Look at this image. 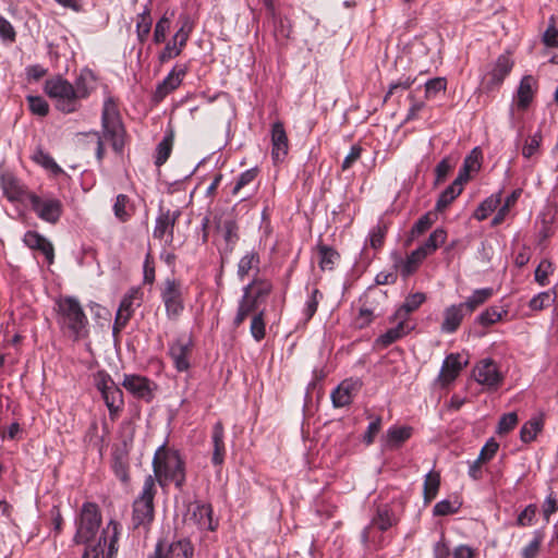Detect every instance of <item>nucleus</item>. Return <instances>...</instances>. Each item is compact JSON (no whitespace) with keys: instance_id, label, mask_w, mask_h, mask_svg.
<instances>
[{"instance_id":"nucleus-1","label":"nucleus","mask_w":558,"mask_h":558,"mask_svg":"<svg viewBox=\"0 0 558 558\" xmlns=\"http://www.w3.org/2000/svg\"><path fill=\"white\" fill-rule=\"evenodd\" d=\"M154 478L161 487L173 483L182 488L185 483V463L178 450L166 445L158 447L153 459Z\"/></svg>"},{"instance_id":"nucleus-2","label":"nucleus","mask_w":558,"mask_h":558,"mask_svg":"<svg viewBox=\"0 0 558 558\" xmlns=\"http://www.w3.org/2000/svg\"><path fill=\"white\" fill-rule=\"evenodd\" d=\"M57 306L58 324L61 329L74 340L86 337L88 320L78 301L65 296L57 302Z\"/></svg>"},{"instance_id":"nucleus-3","label":"nucleus","mask_w":558,"mask_h":558,"mask_svg":"<svg viewBox=\"0 0 558 558\" xmlns=\"http://www.w3.org/2000/svg\"><path fill=\"white\" fill-rule=\"evenodd\" d=\"M44 90L59 111L73 113L81 109L82 105L75 96L73 84L62 76L57 75L47 80Z\"/></svg>"},{"instance_id":"nucleus-4","label":"nucleus","mask_w":558,"mask_h":558,"mask_svg":"<svg viewBox=\"0 0 558 558\" xmlns=\"http://www.w3.org/2000/svg\"><path fill=\"white\" fill-rule=\"evenodd\" d=\"M102 136L111 143L116 151H121L124 145V128L120 119L118 106L111 97L104 101L102 113Z\"/></svg>"},{"instance_id":"nucleus-5","label":"nucleus","mask_w":558,"mask_h":558,"mask_svg":"<svg viewBox=\"0 0 558 558\" xmlns=\"http://www.w3.org/2000/svg\"><path fill=\"white\" fill-rule=\"evenodd\" d=\"M360 303L355 324L357 328L363 329L369 326L377 317L385 314L387 295L380 290L371 289L363 294Z\"/></svg>"},{"instance_id":"nucleus-6","label":"nucleus","mask_w":558,"mask_h":558,"mask_svg":"<svg viewBox=\"0 0 558 558\" xmlns=\"http://www.w3.org/2000/svg\"><path fill=\"white\" fill-rule=\"evenodd\" d=\"M101 522V514L98 506L93 502H85L82 506L80 518L76 521L74 543L87 544L97 534Z\"/></svg>"},{"instance_id":"nucleus-7","label":"nucleus","mask_w":558,"mask_h":558,"mask_svg":"<svg viewBox=\"0 0 558 558\" xmlns=\"http://www.w3.org/2000/svg\"><path fill=\"white\" fill-rule=\"evenodd\" d=\"M120 527L117 521L110 520L102 529L98 542L86 548L83 558H113L118 551Z\"/></svg>"},{"instance_id":"nucleus-8","label":"nucleus","mask_w":558,"mask_h":558,"mask_svg":"<svg viewBox=\"0 0 558 558\" xmlns=\"http://www.w3.org/2000/svg\"><path fill=\"white\" fill-rule=\"evenodd\" d=\"M156 484L153 475H148L142 488V493L133 505V524L135 527L148 524L154 518V498Z\"/></svg>"},{"instance_id":"nucleus-9","label":"nucleus","mask_w":558,"mask_h":558,"mask_svg":"<svg viewBox=\"0 0 558 558\" xmlns=\"http://www.w3.org/2000/svg\"><path fill=\"white\" fill-rule=\"evenodd\" d=\"M180 27L174 33L172 38L166 44L163 49L160 51L158 59L161 63H165L171 59L179 57L185 47L193 29L194 23L189 15H180Z\"/></svg>"},{"instance_id":"nucleus-10","label":"nucleus","mask_w":558,"mask_h":558,"mask_svg":"<svg viewBox=\"0 0 558 558\" xmlns=\"http://www.w3.org/2000/svg\"><path fill=\"white\" fill-rule=\"evenodd\" d=\"M396 523V518L391 509L387 506L379 507L376 514L373 517L368 525L362 531L361 537L365 546L377 547L380 545V539L374 533V529L385 532Z\"/></svg>"},{"instance_id":"nucleus-11","label":"nucleus","mask_w":558,"mask_h":558,"mask_svg":"<svg viewBox=\"0 0 558 558\" xmlns=\"http://www.w3.org/2000/svg\"><path fill=\"white\" fill-rule=\"evenodd\" d=\"M29 203L35 214L49 223L58 222L63 211L61 201L53 196L32 194Z\"/></svg>"},{"instance_id":"nucleus-12","label":"nucleus","mask_w":558,"mask_h":558,"mask_svg":"<svg viewBox=\"0 0 558 558\" xmlns=\"http://www.w3.org/2000/svg\"><path fill=\"white\" fill-rule=\"evenodd\" d=\"M537 88V81L532 75H524L518 86L510 107V128H515L514 110L524 111L533 101Z\"/></svg>"},{"instance_id":"nucleus-13","label":"nucleus","mask_w":558,"mask_h":558,"mask_svg":"<svg viewBox=\"0 0 558 558\" xmlns=\"http://www.w3.org/2000/svg\"><path fill=\"white\" fill-rule=\"evenodd\" d=\"M161 300L169 319H175L184 310L183 287L175 279H167L161 290Z\"/></svg>"},{"instance_id":"nucleus-14","label":"nucleus","mask_w":558,"mask_h":558,"mask_svg":"<svg viewBox=\"0 0 558 558\" xmlns=\"http://www.w3.org/2000/svg\"><path fill=\"white\" fill-rule=\"evenodd\" d=\"M473 377L476 383L489 390L497 389L504 380L502 374L492 359L481 360L473 369Z\"/></svg>"},{"instance_id":"nucleus-15","label":"nucleus","mask_w":558,"mask_h":558,"mask_svg":"<svg viewBox=\"0 0 558 558\" xmlns=\"http://www.w3.org/2000/svg\"><path fill=\"white\" fill-rule=\"evenodd\" d=\"M142 295L138 289H131L121 300L112 327L113 335L119 333L128 324L136 307L141 305Z\"/></svg>"},{"instance_id":"nucleus-16","label":"nucleus","mask_w":558,"mask_h":558,"mask_svg":"<svg viewBox=\"0 0 558 558\" xmlns=\"http://www.w3.org/2000/svg\"><path fill=\"white\" fill-rule=\"evenodd\" d=\"M122 386L137 399L150 402L154 399L156 385L147 377L136 374H125Z\"/></svg>"},{"instance_id":"nucleus-17","label":"nucleus","mask_w":558,"mask_h":558,"mask_svg":"<svg viewBox=\"0 0 558 558\" xmlns=\"http://www.w3.org/2000/svg\"><path fill=\"white\" fill-rule=\"evenodd\" d=\"M192 347V339L187 336H180L169 344V355L178 372H186L190 368Z\"/></svg>"},{"instance_id":"nucleus-18","label":"nucleus","mask_w":558,"mask_h":558,"mask_svg":"<svg viewBox=\"0 0 558 558\" xmlns=\"http://www.w3.org/2000/svg\"><path fill=\"white\" fill-rule=\"evenodd\" d=\"M512 68L513 61L510 56L507 53L500 54L484 77L486 88L488 90L498 88L510 74Z\"/></svg>"},{"instance_id":"nucleus-19","label":"nucleus","mask_w":558,"mask_h":558,"mask_svg":"<svg viewBox=\"0 0 558 558\" xmlns=\"http://www.w3.org/2000/svg\"><path fill=\"white\" fill-rule=\"evenodd\" d=\"M289 151V141L282 122L271 126V158L275 163L282 162Z\"/></svg>"},{"instance_id":"nucleus-20","label":"nucleus","mask_w":558,"mask_h":558,"mask_svg":"<svg viewBox=\"0 0 558 558\" xmlns=\"http://www.w3.org/2000/svg\"><path fill=\"white\" fill-rule=\"evenodd\" d=\"M468 364L466 360H462L461 354L459 353H450L447 355L442 362L438 381L442 386H447L451 384L459 376L460 372Z\"/></svg>"},{"instance_id":"nucleus-21","label":"nucleus","mask_w":558,"mask_h":558,"mask_svg":"<svg viewBox=\"0 0 558 558\" xmlns=\"http://www.w3.org/2000/svg\"><path fill=\"white\" fill-rule=\"evenodd\" d=\"M96 88L97 77L94 72L87 68L82 69L73 83V89L78 101L87 99Z\"/></svg>"},{"instance_id":"nucleus-22","label":"nucleus","mask_w":558,"mask_h":558,"mask_svg":"<svg viewBox=\"0 0 558 558\" xmlns=\"http://www.w3.org/2000/svg\"><path fill=\"white\" fill-rule=\"evenodd\" d=\"M194 548L189 539H180L172 543L166 551L162 545L157 544L155 555L151 558H193Z\"/></svg>"},{"instance_id":"nucleus-23","label":"nucleus","mask_w":558,"mask_h":558,"mask_svg":"<svg viewBox=\"0 0 558 558\" xmlns=\"http://www.w3.org/2000/svg\"><path fill=\"white\" fill-rule=\"evenodd\" d=\"M411 426H391L381 438V446L386 450L400 448L411 436Z\"/></svg>"},{"instance_id":"nucleus-24","label":"nucleus","mask_w":558,"mask_h":558,"mask_svg":"<svg viewBox=\"0 0 558 558\" xmlns=\"http://www.w3.org/2000/svg\"><path fill=\"white\" fill-rule=\"evenodd\" d=\"M186 74L185 66H174L163 81L157 86L155 98L157 100L163 99L168 94L177 89L182 83L183 77Z\"/></svg>"},{"instance_id":"nucleus-25","label":"nucleus","mask_w":558,"mask_h":558,"mask_svg":"<svg viewBox=\"0 0 558 558\" xmlns=\"http://www.w3.org/2000/svg\"><path fill=\"white\" fill-rule=\"evenodd\" d=\"M256 282H251L243 288V295L239 301L236 315L233 319L234 327H239L246 319V317L253 313L257 307L256 298H253L251 290L253 284Z\"/></svg>"},{"instance_id":"nucleus-26","label":"nucleus","mask_w":558,"mask_h":558,"mask_svg":"<svg viewBox=\"0 0 558 558\" xmlns=\"http://www.w3.org/2000/svg\"><path fill=\"white\" fill-rule=\"evenodd\" d=\"M393 320H398L397 325L390 329H388L386 332L380 335L376 340L375 344L377 348L385 349L392 344L393 342L400 340L404 336H407L410 330L412 329L407 320L403 318H396L393 316Z\"/></svg>"},{"instance_id":"nucleus-27","label":"nucleus","mask_w":558,"mask_h":558,"mask_svg":"<svg viewBox=\"0 0 558 558\" xmlns=\"http://www.w3.org/2000/svg\"><path fill=\"white\" fill-rule=\"evenodd\" d=\"M360 383L353 379L343 380L331 392V400L336 408H342L352 402L353 395L357 390Z\"/></svg>"},{"instance_id":"nucleus-28","label":"nucleus","mask_w":558,"mask_h":558,"mask_svg":"<svg viewBox=\"0 0 558 558\" xmlns=\"http://www.w3.org/2000/svg\"><path fill=\"white\" fill-rule=\"evenodd\" d=\"M211 444L214 448L211 462L214 465L220 466L226 457L225 429L221 422H216L213 426Z\"/></svg>"},{"instance_id":"nucleus-29","label":"nucleus","mask_w":558,"mask_h":558,"mask_svg":"<svg viewBox=\"0 0 558 558\" xmlns=\"http://www.w3.org/2000/svg\"><path fill=\"white\" fill-rule=\"evenodd\" d=\"M179 215V211L171 213L170 210L160 213V215L156 218L153 232L154 236L157 239H163L165 235L172 238L173 228Z\"/></svg>"},{"instance_id":"nucleus-30","label":"nucleus","mask_w":558,"mask_h":558,"mask_svg":"<svg viewBox=\"0 0 558 558\" xmlns=\"http://www.w3.org/2000/svg\"><path fill=\"white\" fill-rule=\"evenodd\" d=\"M108 408L110 417L113 420L124 405L123 392L117 384L100 392Z\"/></svg>"},{"instance_id":"nucleus-31","label":"nucleus","mask_w":558,"mask_h":558,"mask_svg":"<svg viewBox=\"0 0 558 558\" xmlns=\"http://www.w3.org/2000/svg\"><path fill=\"white\" fill-rule=\"evenodd\" d=\"M190 520H192L199 530L214 531L216 529L213 521V510L210 505H196L192 510Z\"/></svg>"},{"instance_id":"nucleus-32","label":"nucleus","mask_w":558,"mask_h":558,"mask_svg":"<svg viewBox=\"0 0 558 558\" xmlns=\"http://www.w3.org/2000/svg\"><path fill=\"white\" fill-rule=\"evenodd\" d=\"M463 308L461 303H459L445 310L444 320L440 327L442 332L452 333L459 328L464 316Z\"/></svg>"},{"instance_id":"nucleus-33","label":"nucleus","mask_w":558,"mask_h":558,"mask_svg":"<svg viewBox=\"0 0 558 558\" xmlns=\"http://www.w3.org/2000/svg\"><path fill=\"white\" fill-rule=\"evenodd\" d=\"M425 258L426 257L421 253V251L416 248L410 255H408L405 259H398L395 264V267L400 271L403 278H408L416 271Z\"/></svg>"},{"instance_id":"nucleus-34","label":"nucleus","mask_w":558,"mask_h":558,"mask_svg":"<svg viewBox=\"0 0 558 558\" xmlns=\"http://www.w3.org/2000/svg\"><path fill=\"white\" fill-rule=\"evenodd\" d=\"M501 194L502 191L500 190L481 202V204L475 209L473 217L478 221H483L488 218V216L499 207L501 203Z\"/></svg>"},{"instance_id":"nucleus-35","label":"nucleus","mask_w":558,"mask_h":558,"mask_svg":"<svg viewBox=\"0 0 558 558\" xmlns=\"http://www.w3.org/2000/svg\"><path fill=\"white\" fill-rule=\"evenodd\" d=\"M153 19L149 5H145L143 11L136 16L135 32L140 43H145L151 31Z\"/></svg>"},{"instance_id":"nucleus-36","label":"nucleus","mask_w":558,"mask_h":558,"mask_svg":"<svg viewBox=\"0 0 558 558\" xmlns=\"http://www.w3.org/2000/svg\"><path fill=\"white\" fill-rule=\"evenodd\" d=\"M426 300V296L422 292H415L409 294L403 304L397 310L395 313L396 318L408 319V315L414 311H416Z\"/></svg>"},{"instance_id":"nucleus-37","label":"nucleus","mask_w":558,"mask_h":558,"mask_svg":"<svg viewBox=\"0 0 558 558\" xmlns=\"http://www.w3.org/2000/svg\"><path fill=\"white\" fill-rule=\"evenodd\" d=\"M544 426V420L542 415H535L523 424L520 430V439L527 444L533 441L537 434Z\"/></svg>"},{"instance_id":"nucleus-38","label":"nucleus","mask_w":558,"mask_h":558,"mask_svg":"<svg viewBox=\"0 0 558 558\" xmlns=\"http://www.w3.org/2000/svg\"><path fill=\"white\" fill-rule=\"evenodd\" d=\"M447 239V233L445 229L437 228L435 229L428 236V239L417 247L421 253L427 257L433 254L440 245L445 243Z\"/></svg>"},{"instance_id":"nucleus-39","label":"nucleus","mask_w":558,"mask_h":558,"mask_svg":"<svg viewBox=\"0 0 558 558\" xmlns=\"http://www.w3.org/2000/svg\"><path fill=\"white\" fill-rule=\"evenodd\" d=\"M494 294L493 288H482L473 291V293L466 299L461 305L469 312L472 313L478 306L487 302Z\"/></svg>"},{"instance_id":"nucleus-40","label":"nucleus","mask_w":558,"mask_h":558,"mask_svg":"<svg viewBox=\"0 0 558 558\" xmlns=\"http://www.w3.org/2000/svg\"><path fill=\"white\" fill-rule=\"evenodd\" d=\"M508 315V308L505 306H490L478 316V323L483 326H490L502 320Z\"/></svg>"},{"instance_id":"nucleus-41","label":"nucleus","mask_w":558,"mask_h":558,"mask_svg":"<svg viewBox=\"0 0 558 558\" xmlns=\"http://www.w3.org/2000/svg\"><path fill=\"white\" fill-rule=\"evenodd\" d=\"M259 256L255 252H247L238 264V276L243 280L252 269H258Z\"/></svg>"},{"instance_id":"nucleus-42","label":"nucleus","mask_w":558,"mask_h":558,"mask_svg":"<svg viewBox=\"0 0 558 558\" xmlns=\"http://www.w3.org/2000/svg\"><path fill=\"white\" fill-rule=\"evenodd\" d=\"M319 267L323 270H331L339 259V254L327 245H318Z\"/></svg>"},{"instance_id":"nucleus-43","label":"nucleus","mask_w":558,"mask_h":558,"mask_svg":"<svg viewBox=\"0 0 558 558\" xmlns=\"http://www.w3.org/2000/svg\"><path fill=\"white\" fill-rule=\"evenodd\" d=\"M33 160L40 165L43 168L51 171L53 174L59 175L63 173L61 167L53 160V158L46 151L37 149L33 155Z\"/></svg>"},{"instance_id":"nucleus-44","label":"nucleus","mask_w":558,"mask_h":558,"mask_svg":"<svg viewBox=\"0 0 558 558\" xmlns=\"http://www.w3.org/2000/svg\"><path fill=\"white\" fill-rule=\"evenodd\" d=\"M440 476L437 472H428L424 480V498L426 501L434 499L438 493Z\"/></svg>"},{"instance_id":"nucleus-45","label":"nucleus","mask_w":558,"mask_h":558,"mask_svg":"<svg viewBox=\"0 0 558 558\" xmlns=\"http://www.w3.org/2000/svg\"><path fill=\"white\" fill-rule=\"evenodd\" d=\"M544 45L548 48H558V19L551 16L548 21V25L543 33L542 38Z\"/></svg>"},{"instance_id":"nucleus-46","label":"nucleus","mask_w":558,"mask_h":558,"mask_svg":"<svg viewBox=\"0 0 558 558\" xmlns=\"http://www.w3.org/2000/svg\"><path fill=\"white\" fill-rule=\"evenodd\" d=\"M219 229L223 235L225 241L229 245H234L238 241V225L233 218H226L221 221Z\"/></svg>"},{"instance_id":"nucleus-47","label":"nucleus","mask_w":558,"mask_h":558,"mask_svg":"<svg viewBox=\"0 0 558 558\" xmlns=\"http://www.w3.org/2000/svg\"><path fill=\"white\" fill-rule=\"evenodd\" d=\"M322 299L323 294L318 289L315 288L310 292L303 308V316L305 322H308L314 316Z\"/></svg>"},{"instance_id":"nucleus-48","label":"nucleus","mask_w":558,"mask_h":558,"mask_svg":"<svg viewBox=\"0 0 558 558\" xmlns=\"http://www.w3.org/2000/svg\"><path fill=\"white\" fill-rule=\"evenodd\" d=\"M171 26V16L163 14L156 23L153 34L155 44H161L166 40L167 34Z\"/></svg>"},{"instance_id":"nucleus-49","label":"nucleus","mask_w":558,"mask_h":558,"mask_svg":"<svg viewBox=\"0 0 558 558\" xmlns=\"http://www.w3.org/2000/svg\"><path fill=\"white\" fill-rule=\"evenodd\" d=\"M555 300L556 294L554 291H544L533 296L529 303V306L533 311H542L543 308L553 304Z\"/></svg>"},{"instance_id":"nucleus-50","label":"nucleus","mask_w":558,"mask_h":558,"mask_svg":"<svg viewBox=\"0 0 558 558\" xmlns=\"http://www.w3.org/2000/svg\"><path fill=\"white\" fill-rule=\"evenodd\" d=\"M1 184H2V189H3V193L9 201L13 202V201H16L20 198V196L22 194V190H21L19 182L14 178L2 177Z\"/></svg>"},{"instance_id":"nucleus-51","label":"nucleus","mask_w":558,"mask_h":558,"mask_svg":"<svg viewBox=\"0 0 558 558\" xmlns=\"http://www.w3.org/2000/svg\"><path fill=\"white\" fill-rule=\"evenodd\" d=\"M258 174L257 168H251L242 172L239 178L236 179L234 186L231 191L233 195H236L240 193L242 189L253 183Z\"/></svg>"},{"instance_id":"nucleus-52","label":"nucleus","mask_w":558,"mask_h":558,"mask_svg":"<svg viewBox=\"0 0 558 558\" xmlns=\"http://www.w3.org/2000/svg\"><path fill=\"white\" fill-rule=\"evenodd\" d=\"M461 194V191H459L457 187L452 186L451 184L441 192L439 195L437 203H436V210L442 211L446 207H448L456 197H458Z\"/></svg>"},{"instance_id":"nucleus-53","label":"nucleus","mask_w":558,"mask_h":558,"mask_svg":"<svg viewBox=\"0 0 558 558\" xmlns=\"http://www.w3.org/2000/svg\"><path fill=\"white\" fill-rule=\"evenodd\" d=\"M542 143V134L541 132L534 133L532 136H530L523 147H522V156L526 159L532 158L534 155L537 154Z\"/></svg>"},{"instance_id":"nucleus-54","label":"nucleus","mask_w":558,"mask_h":558,"mask_svg":"<svg viewBox=\"0 0 558 558\" xmlns=\"http://www.w3.org/2000/svg\"><path fill=\"white\" fill-rule=\"evenodd\" d=\"M172 148V141L169 137H165L156 149L155 163L157 167L162 166L169 158Z\"/></svg>"},{"instance_id":"nucleus-55","label":"nucleus","mask_w":558,"mask_h":558,"mask_svg":"<svg viewBox=\"0 0 558 558\" xmlns=\"http://www.w3.org/2000/svg\"><path fill=\"white\" fill-rule=\"evenodd\" d=\"M264 312L255 314L251 322V335L256 341H260L265 337Z\"/></svg>"},{"instance_id":"nucleus-56","label":"nucleus","mask_w":558,"mask_h":558,"mask_svg":"<svg viewBox=\"0 0 558 558\" xmlns=\"http://www.w3.org/2000/svg\"><path fill=\"white\" fill-rule=\"evenodd\" d=\"M0 39L3 43L12 44L16 39V32L11 24L3 15L0 14Z\"/></svg>"},{"instance_id":"nucleus-57","label":"nucleus","mask_w":558,"mask_h":558,"mask_svg":"<svg viewBox=\"0 0 558 558\" xmlns=\"http://www.w3.org/2000/svg\"><path fill=\"white\" fill-rule=\"evenodd\" d=\"M128 203H129V198L124 194H119L116 197V202L113 205V211H114V216L121 221H126L130 217V213L128 210Z\"/></svg>"},{"instance_id":"nucleus-58","label":"nucleus","mask_w":558,"mask_h":558,"mask_svg":"<svg viewBox=\"0 0 558 558\" xmlns=\"http://www.w3.org/2000/svg\"><path fill=\"white\" fill-rule=\"evenodd\" d=\"M447 81L445 77H435L425 83V95L427 98L435 97L438 93L445 92Z\"/></svg>"},{"instance_id":"nucleus-59","label":"nucleus","mask_w":558,"mask_h":558,"mask_svg":"<svg viewBox=\"0 0 558 558\" xmlns=\"http://www.w3.org/2000/svg\"><path fill=\"white\" fill-rule=\"evenodd\" d=\"M27 101L29 105V109L34 114L39 117L47 116L49 111L48 102L40 96H28Z\"/></svg>"},{"instance_id":"nucleus-60","label":"nucleus","mask_w":558,"mask_h":558,"mask_svg":"<svg viewBox=\"0 0 558 558\" xmlns=\"http://www.w3.org/2000/svg\"><path fill=\"white\" fill-rule=\"evenodd\" d=\"M557 510H558V494L555 492H550L547 495V497L545 498L543 506H542L543 515H544V519L546 520V522L549 521L550 515L553 513H555Z\"/></svg>"},{"instance_id":"nucleus-61","label":"nucleus","mask_w":558,"mask_h":558,"mask_svg":"<svg viewBox=\"0 0 558 558\" xmlns=\"http://www.w3.org/2000/svg\"><path fill=\"white\" fill-rule=\"evenodd\" d=\"M518 424V415L514 412L504 414L498 423L497 433L507 434L512 430Z\"/></svg>"},{"instance_id":"nucleus-62","label":"nucleus","mask_w":558,"mask_h":558,"mask_svg":"<svg viewBox=\"0 0 558 558\" xmlns=\"http://www.w3.org/2000/svg\"><path fill=\"white\" fill-rule=\"evenodd\" d=\"M481 150L475 147L472 151L465 157L462 168L469 172L478 171L481 168Z\"/></svg>"},{"instance_id":"nucleus-63","label":"nucleus","mask_w":558,"mask_h":558,"mask_svg":"<svg viewBox=\"0 0 558 558\" xmlns=\"http://www.w3.org/2000/svg\"><path fill=\"white\" fill-rule=\"evenodd\" d=\"M553 272V265L549 260L543 259L535 269V280L541 286L548 283V276Z\"/></svg>"},{"instance_id":"nucleus-64","label":"nucleus","mask_w":558,"mask_h":558,"mask_svg":"<svg viewBox=\"0 0 558 558\" xmlns=\"http://www.w3.org/2000/svg\"><path fill=\"white\" fill-rule=\"evenodd\" d=\"M434 223L430 213L423 215L412 227L411 235L418 236L426 232Z\"/></svg>"}]
</instances>
